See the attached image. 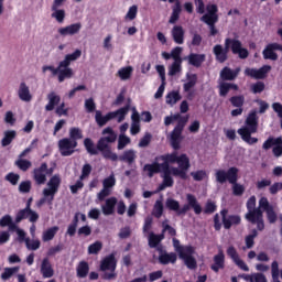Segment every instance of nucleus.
<instances>
[{"label": "nucleus", "mask_w": 282, "mask_h": 282, "mask_svg": "<svg viewBox=\"0 0 282 282\" xmlns=\"http://www.w3.org/2000/svg\"><path fill=\"white\" fill-rule=\"evenodd\" d=\"M102 135L98 142H97V149L101 153L102 158L105 160H111V162H123L124 164H128V166H131L132 164H135V160H138V152L133 149H128L123 151L120 155L111 151V145L116 140H118V134H116V131H113V128L107 127L102 130Z\"/></svg>", "instance_id": "obj_1"}, {"label": "nucleus", "mask_w": 282, "mask_h": 282, "mask_svg": "<svg viewBox=\"0 0 282 282\" xmlns=\"http://www.w3.org/2000/svg\"><path fill=\"white\" fill-rule=\"evenodd\" d=\"M230 50L232 54L238 55L241 59H246L250 56V52H248V48L243 47L241 41L227 37L225 40V46L216 44L213 47V54L215 55L217 63H226V61H228V52H230Z\"/></svg>", "instance_id": "obj_2"}, {"label": "nucleus", "mask_w": 282, "mask_h": 282, "mask_svg": "<svg viewBox=\"0 0 282 282\" xmlns=\"http://www.w3.org/2000/svg\"><path fill=\"white\" fill-rule=\"evenodd\" d=\"M80 56H83V51L77 48L72 54H67L56 68L54 66H43L42 69L43 72H52L53 76H57L58 83H65V80L74 77V69L69 66L72 62L78 61Z\"/></svg>", "instance_id": "obj_3"}, {"label": "nucleus", "mask_w": 282, "mask_h": 282, "mask_svg": "<svg viewBox=\"0 0 282 282\" xmlns=\"http://www.w3.org/2000/svg\"><path fill=\"white\" fill-rule=\"evenodd\" d=\"M215 177L218 184H226V182L231 184V191L235 197H241L246 193V186L237 183L239 182V169L237 166H231L227 171L217 170Z\"/></svg>", "instance_id": "obj_4"}, {"label": "nucleus", "mask_w": 282, "mask_h": 282, "mask_svg": "<svg viewBox=\"0 0 282 282\" xmlns=\"http://www.w3.org/2000/svg\"><path fill=\"white\" fill-rule=\"evenodd\" d=\"M245 127L238 129L237 133L240 135L241 140L252 147V144H257L259 139L252 137V133H257L259 131V117H257V112H250L245 121Z\"/></svg>", "instance_id": "obj_5"}, {"label": "nucleus", "mask_w": 282, "mask_h": 282, "mask_svg": "<svg viewBox=\"0 0 282 282\" xmlns=\"http://www.w3.org/2000/svg\"><path fill=\"white\" fill-rule=\"evenodd\" d=\"M186 199L187 204L183 205L182 208H180V202L175 200L174 198H167L165 206L169 208V210L176 213L178 217L186 215L191 208H193L195 215H202V205H199V202H197V197H195L193 194H187Z\"/></svg>", "instance_id": "obj_6"}, {"label": "nucleus", "mask_w": 282, "mask_h": 282, "mask_svg": "<svg viewBox=\"0 0 282 282\" xmlns=\"http://www.w3.org/2000/svg\"><path fill=\"white\" fill-rule=\"evenodd\" d=\"M221 220H219V214L214 215V229L216 231L221 230V224L225 230H230L232 226L241 225V216L239 215H228V208H223L220 210Z\"/></svg>", "instance_id": "obj_7"}, {"label": "nucleus", "mask_w": 282, "mask_h": 282, "mask_svg": "<svg viewBox=\"0 0 282 282\" xmlns=\"http://www.w3.org/2000/svg\"><path fill=\"white\" fill-rule=\"evenodd\" d=\"M156 160H161L163 163L167 166H171V164H178V169L183 171H188L191 169V159H188V155L181 154L178 155L177 151H174L172 153L162 154Z\"/></svg>", "instance_id": "obj_8"}, {"label": "nucleus", "mask_w": 282, "mask_h": 282, "mask_svg": "<svg viewBox=\"0 0 282 282\" xmlns=\"http://www.w3.org/2000/svg\"><path fill=\"white\" fill-rule=\"evenodd\" d=\"M117 267H118V260H116V254L110 253L109 256L104 258L99 267V270L101 272H105L101 275V279H104V281H113V279L118 276V274L116 273Z\"/></svg>", "instance_id": "obj_9"}, {"label": "nucleus", "mask_w": 282, "mask_h": 282, "mask_svg": "<svg viewBox=\"0 0 282 282\" xmlns=\"http://www.w3.org/2000/svg\"><path fill=\"white\" fill-rule=\"evenodd\" d=\"M36 144H39V139H33L31 144L19 154V159L14 163L20 171H23V173L32 169V161L25 160L23 158H25L28 153H32V151L36 149Z\"/></svg>", "instance_id": "obj_10"}, {"label": "nucleus", "mask_w": 282, "mask_h": 282, "mask_svg": "<svg viewBox=\"0 0 282 282\" xmlns=\"http://www.w3.org/2000/svg\"><path fill=\"white\" fill-rule=\"evenodd\" d=\"M245 218L250 224H256L258 230L262 231L265 229V223L263 221V210L261 207L249 210Z\"/></svg>", "instance_id": "obj_11"}, {"label": "nucleus", "mask_w": 282, "mask_h": 282, "mask_svg": "<svg viewBox=\"0 0 282 282\" xmlns=\"http://www.w3.org/2000/svg\"><path fill=\"white\" fill-rule=\"evenodd\" d=\"M57 147L62 158H69V155H74V149L78 147V141H73L69 138H63L58 141Z\"/></svg>", "instance_id": "obj_12"}, {"label": "nucleus", "mask_w": 282, "mask_h": 282, "mask_svg": "<svg viewBox=\"0 0 282 282\" xmlns=\"http://www.w3.org/2000/svg\"><path fill=\"white\" fill-rule=\"evenodd\" d=\"M161 173H163L162 177H180L181 180H188V171L182 170L180 167H175L167 164L161 163Z\"/></svg>", "instance_id": "obj_13"}, {"label": "nucleus", "mask_w": 282, "mask_h": 282, "mask_svg": "<svg viewBox=\"0 0 282 282\" xmlns=\"http://www.w3.org/2000/svg\"><path fill=\"white\" fill-rule=\"evenodd\" d=\"M48 188L43 189V195L44 197H51L50 198V204L54 202V195L58 193V188H61V176L58 174L53 175L48 183H47Z\"/></svg>", "instance_id": "obj_14"}, {"label": "nucleus", "mask_w": 282, "mask_h": 282, "mask_svg": "<svg viewBox=\"0 0 282 282\" xmlns=\"http://www.w3.org/2000/svg\"><path fill=\"white\" fill-rule=\"evenodd\" d=\"M259 208H262V210L267 213V219L269 224H276V212H274V207L270 205V200H268V197H261L259 199Z\"/></svg>", "instance_id": "obj_15"}, {"label": "nucleus", "mask_w": 282, "mask_h": 282, "mask_svg": "<svg viewBox=\"0 0 282 282\" xmlns=\"http://www.w3.org/2000/svg\"><path fill=\"white\" fill-rule=\"evenodd\" d=\"M272 70V66L263 65L259 69L257 68H246V76H250V78H254L256 80H263L268 76V74Z\"/></svg>", "instance_id": "obj_16"}, {"label": "nucleus", "mask_w": 282, "mask_h": 282, "mask_svg": "<svg viewBox=\"0 0 282 282\" xmlns=\"http://www.w3.org/2000/svg\"><path fill=\"white\" fill-rule=\"evenodd\" d=\"M278 52H282V45L279 43H271L268 44L264 50L262 51V56L264 61H279Z\"/></svg>", "instance_id": "obj_17"}, {"label": "nucleus", "mask_w": 282, "mask_h": 282, "mask_svg": "<svg viewBox=\"0 0 282 282\" xmlns=\"http://www.w3.org/2000/svg\"><path fill=\"white\" fill-rule=\"evenodd\" d=\"M23 219H29L31 224H36L39 221V213L32 209H20L15 215V224H21Z\"/></svg>", "instance_id": "obj_18"}, {"label": "nucleus", "mask_w": 282, "mask_h": 282, "mask_svg": "<svg viewBox=\"0 0 282 282\" xmlns=\"http://www.w3.org/2000/svg\"><path fill=\"white\" fill-rule=\"evenodd\" d=\"M227 256L234 261L235 264L238 265V268H240V270H243V272H250V268L243 260H241L235 246H229L227 248Z\"/></svg>", "instance_id": "obj_19"}, {"label": "nucleus", "mask_w": 282, "mask_h": 282, "mask_svg": "<svg viewBox=\"0 0 282 282\" xmlns=\"http://www.w3.org/2000/svg\"><path fill=\"white\" fill-rule=\"evenodd\" d=\"M47 163H42L40 167L33 170V180L37 186H43L47 182Z\"/></svg>", "instance_id": "obj_20"}, {"label": "nucleus", "mask_w": 282, "mask_h": 282, "mask_svg": "<svg viewBox=\"0 0 282 282\" xmlns=\"http://www.w3.org/2000/svg\"><path fill=\"white\" fill-rule=\"evenodd\" d=\"M82 29L83 24L80 22H77L64 28H59L57 32L61 36H74L78 34V32H80Z\"/></svg>", "instance_id": "obj_21"}, {"label": "nucleus", "mask_w": 282, "mask_h": 282, "mask_svg": "<svg viewBox=\"0 0 282 282\" xmlns=\"http://www.w3.org/2000/svg\"><path fill=\"white\" fill-rule=\"evenodd\" d=\"M224 268H226V254L224 250L220 249L218 253L214 256V263L210 265V270L217 273L224 270Z\"/></svg>", "instance_id": "obj_22"}, {"label": "nucleus", "mask_w": 282, "mask_h": 282, "mask_svg": "<svg viewBox=\"0 0 282 282\" xmlns=\"http://www.w3.org/2000/svg\"><path fill=\"white\" fill-rule=\"evenodd\" d=\"M185 61H187L188 65H192V67L199 69V67L206 63V54L191 53L185 57Z\"/></svg>", "instance_id": "obj_23"}, {"label": "nucleus", "mask_w": 282, "mask_h": 282, "mask_svg": "<svg viewBox=\"0 0 282 282\" xmlns=\"http://www.w3.org/2000/svg\"><path fill=\"white\" fill-rule=\"evenodd\" d=\"M230 89H232L234 91H239V86L237 84L228 82H220L218 85V94L220 98H226V96L230 94Z\"/></svg>", "instance_id": "obj_24"}, {"label": "nucleus", "mask_w": 282, "mask_h": 282, "mask_svg": "<svg viewBox=\"0 0 282 282\" xmlns=\"http://www.w3.org/2000/svg\"><path fill=\"white\" fill-rule=\"evenodd\" d=\"M40 272L43 279H52V276H54V268L52 267V262H50V258L42 260Z\"/></svg>", "instance_id": "obj_25"}, {"label": "nucleus", "mask_w": 282, "mask_h": 282, "mask_svg": "<svg viewBox=\"0 0 282 282\" xmlns=\"http://www.w3.org/2000/svg\"><path fill=\"white\" fill-rule=\"evenodd\" d=\"M18 96L20 100L23 102H31L32 101V94L30 93V86L25 84V82L20 83L18 89Z\"/></svg>", "instance_id": "obj_26"}, {"label": "nucleus", "mask_w": 282, "mask_h": 282, "mask_svg": "<svg viewBox=\"0 0 282 282\" xmlns=\"http://www.w3.org/2000/svg\"><path fill=\"white\" fill-rule=\"evenodd\" d=\"M239 72H241V68H236V69L232 70L230 67L225 66L220 70V78L224 82H226V80H236L237 76H239Z\"/></svg>", "instance_id": "obj_27"}, {"label": "nucleus", "mask_w": 282, "mask_h": 282, "mask_svg": "<svg viewBox=\"0 0 282 282\" xmlns=\"http://www.w3.org/2000/svg\"><path fill=\"white\" fill-rule=\"evenodd\" d=\"M184 28L182 25H174L171 35L176 45H184Z\"/></svg>", "instance_id": "obj_28"}, {"label": "nucleus", "mask_w": 282, "mask_h": 282, "mask_svg": "<svg viewBox=\"0 0 282 282\" xmlns=\"http://www.w3.org/2000/svg\"><path fill=\"white\" fill-rule=\"evenodd\" d=\"M116 204H118V198H107L106 204L101 206L102 214L106 216L113 215L116 213Z\"/></svg>", "instance_id": "obj_29"}, {"label": "nucleus", "mask_w": 282, "mask_h": 282, "mask_svg": "<svg viewBox=\"0 0 282 282\" xmlns=\"http://www.w3.org/2000/svg\"><path fill=\"white\" fill-rule=\"evenodd\" d=\"M159 263L161 265H169V263H172V264L177 263V253L164 252L162 254H159Z\"/></svg>", "instance_id": "obj_30"}, {"label": "nucleus", "mask_w": 282, "mask_h": 282, "mask_svg": "<svg viewBox=\"0 0 282 282\" xmlns=\"http://www.w3.org/2000/svg\"><path fill=\"white\" fill-rule=\"evenodd\" d=\"M77 279H87L89 275V262L83 260L76 267Z\"/></svg>", "instance_id": "obj_31"}, {"label": "nucleus", "mask_w": 282, "mask_h": 282, "mask_svg": "<svg viewBox=\"0 0 282 282\" xmlns=\"http://www.w3.org/2000/svg\"><path fill=\"white\" fill-rule=\"evenodd\" d=\"M180 14H182V3L180 1L175 2L172 7V14L170 17L169 23L175 25L180 21Z\"/></svg>", "instance_id": "obj_32"}, {"label": "nucleus", "mask_w": 282, "mask_h": 282, "mask_svg": "<svg viewBox=\"0 0 282 282\" xmlns=\"http://www.w3.org/2000/svg\"><path fill=\"white\" fill-rule=\"evenodd\" d=\"M95 120L98 127H105L109 120H113V115L108 112L106 116H102V111L96 110L95 112Z\"/></svg>", "instance_id": "obj_33"}, {"label": "nucleus", "mask_w": 282, "mask_h": 282, "mask_svg": "<svg viewBox=\"0 0 282 282\" xmlns=\"http://www.w3.org/2000/svg\"><path fill=\"white\" fill-rule=\"evenodd\" d=\"M130 109H131V104H127L124 107L119 108L116 111H110V113H112V120L113 118H118V122H122L124 118H127V113H129Z\"/></svg>", "instance_id": "obj_34"}, {"label": "nucleus", "mask_w": 282, "mask_h": 282, "mask_svg": "<svg viewBox=\"0 0 282 282\" xmlns=\"http://www.w3.org/2000/svg\"><path fill=\"white\" fill-rule=\"evenodd\" d=\"M47 100L48 104L45 106V111H54V107L61 102V96L53 91L47 95Z\"/></svg>", "instance_id": "obj_35"}, {"label": "nucleus", "mask_w": 282, "mask_h": 282, "mask_svg": "<svg viewBox=\"0 0 282 282\" xmlns=\"http://www.w3.org/2000/svg\"><path fill=\"white\" fill-rule=\"evenodd\" d=\"M17 224L18 223L12 220V216L8 214L0 219V228H6L8 226L10 232H14V230H17Z\"/></svg>", "instance_id": "obj_36"}, {"label": "nucleus", "mask_w": 282, "mask_h": 282, "mask_svg": "<svg viewBox=\"0 0 282 282\" xmlns=\"http://www.w3.org/2000/svg\"><path fill=\"white\" fill-rule=\"evenodd\" d=\"M143 171L148 172L149 177H153V175L162 173V163L145 164Z\"/></svg>", "instance_id": "obj_37"}, {"label": "nucleus", "mask_w": 282, "mask_h": 282, "mask_svg": "<svg viewBox=\"0 0 282 282\" xmlns=\"http://www.w3.org/2000/svg\"><path fill=\"white\" fill-rule=\"evenodd\" d=\"M3 138L1 140V147H10L12 141L17 139V131L15 130H7L3 133Z\"/></svg>", "instance_id": "obj_38"}, {"label": "nucleus", "mask_w": 282, "mask_h": 282, "mask_svg": "<svg viewBox=\"0 0 282 282\" xmlns=\"http://www.w3.org/2000/svg\"><path fill=\"white\" fill-rule=\"evenodd\" d=\"M84 147H85L87 153H89V155H98V151H100L98 149V145H96L94 143V140H91L90 138H86L84 140Z\"/></svg>", "instance_id": "obj_39"}, {"label": "nucleus", "mask_w": 282, "mask_h": 282, "mask_svg": "<svg viewBox=\"0 0 282 282\" xmlns=\"http://www.w3.org/2000/svg\"><path fill=\"white\" fill-rule=\"evenodd\" d=\"M197 85V74H188L187 75V83L183 85V89L185 93H188Z\"/></svg>", "instance_id": "obj_40"}, {"label": "nucleus", "mask_w": 282, "mask_h": 282, "mask_svg": "<svg viewBox=\"0 0 282 282\" xmlns=\"http://www.w3.org/2000/svg\"><path fill=\"white\" fill-rule=\"evenodd\" d=\"M281 137L274 138V137H269L262 144L263 151H270L272 147H275V144H281Z\"/></svg>", "instance_id": "obj_41"}, {"label": "nucleus", "mask_w": 282, "mask_h": 282, "mask_svg": "<svg viewBox=\"0 0 282 282\" xmlns=\"http://www.w3.org/2000/svg\"><path fill=\"white\" fill-rule=\"evenodd\" d=\"M180 100H182V95H180V91H171L166 95L165 97V101L167 105H177V102H180Z\"/></svg>", "instance_id": "obj_42"}, {"label": "nucleus", "mask_w": 282, "mask_h": 282, "mask_svg": "<svg viewBox=\"0 0 282 282\" xmlns=\"http://www.w3.org/2000/svg\"><path fill=\"white\" fill-rule=\"evenodd\" d=\"M163 182L159 185L156 188V193H162L165 188L173 187V184H175V181L173 180V176H162Z\"/></svg>", "instance_id": "obj_43"}, {"label": "nucleus", "mask_w": 282, "mask_h": 282, "mask_svg": "<svg viewBox=\"0 0 282 282\" xmlns=\"http://www.w3.org/2000/svg\"><path fill=\"white\" fill-rule=\"evenodd\" d=\"M229 102L231 106L236 108H243V105H246V96L243 95H236L229 98Z\"/></svg>", "instance_id": "obj_44"}, {"label": "nucleus", "mask_w": 282, "mask_h": 282, "mask_svg": "<svg viewBox=\"0 0 282 282\" xmlns=\"http://www.w3.org/2000/svg\"><path fill=\"white\" fill-rule=\"evenodd\" d=\"M52 10V19L56 20L57 23H64L65 22V10L64 9H51Z\"/></svg>", "instance_id": "obj_45"}, {"label": "nucleus", "mask_w": 282, "mask_h": 282, "mask_svg": "<svg viewBox=\"0 0 282 282\" xmlns=\"http://www.w3.org/2000/svg\"><path fill=\"white\" fill-rule=\"evenodd\" d=\"M17 272H19V267L4 268V271L1 273V280L8 281L9 279H12Z\"/></svg>", "instance_id": "obj_46"}, {"label": "nucleus", "mask_w": 282, "mask_h": 282, "mask_svg": "<svg viewBox=\"0 0 282 282\" xmlns=\"http://www.w3.org/2000/svg\"><path fill=\"white\" fill-rule=\"evenodd\" d=\"M57 232H58L57 226L48 228L46 231L43 232V236H42L43 241H52V239L56 237Z\"/></svg>", "instance_id": "obj_47"}, {"label": "nucleus", "mask_w": 282, "mask_h": 282, "mask_svg": "<svg viewBox=\"0 0 282 282\" xmlns=\"http://www.w3.org/2000/svg\"><path fill=\"white\" fill-rule=\"evenodd\" d=\"M68 139H70L73 142H78V140H83V130L76 127L70 128Z\"/></svg>", "instance_id": "obj_48"}, {"label": "nucleus", "mask_w": 282, "mask_h": 282, "mask_svg": "<svg viewBox=\"0 0 282 282\" xmlns=\"http://www.w3.org/2000/svg\"><path fill=\"white\" fill-rule=\"evenodd\" d=\"M258 236H259V232L257 231V229H252L251 234L246 236L245 243L248 249L254 248V239H257Z\"/></svg>", "instance_id": "obj_49"}, {"label": "nucleus", "mask_w": 282, "mask_h": 282, "mask_svg": "<svg viewBox=\"0 0 282 282\" xmlns=\"http://www.w3.org/2000/svg\"><path fill=\"white\" fill-rule=\"evenodd\" d=\"M131 144V138L127 137V134H120L118 138V151H122V149L129 147Z\"/></svg>", "instance_id": "obj_50"}, {"label": "nucleus", "mask_w": 282, "mask_h": 282, "mask_svg": "<svg viewBox=\"0 0 282 282\" xmlns=\"http://www.w3.org/2000/svg\"><path fill=\"white\" fill-rule=\"evenodd\" d=\"M182 131H184V123L178 122L171 133V140H182Z\"/></svg>", "instance_id": "obj_51"}, {"label": "nucleus", "mask_w": 282, "mask_h": 282, "mask_svg": "<svg viewBox=\"0 0 282 282\" xmlns=\"http://www.w3.org/2000/svg\"><path fill=\"white\" fill-rule=\"evenodd\" d=\"M280 274H281V271H279V262L276 260H274L271 263L272 282H281V280H279Z\"/></svg>", "instance_id": "obj_52"}, {"label": "nucleus", "mask_w": 282, "mask_h": 282, "mask_svg": "<svg viewBox=\"0 0 282 282\" xmlns=\"http://www.w3.org/2000/svg\"><path fill=\"white\" fill-rule=\"evenodd\" d=\"M6 182H9L11 186H17L21 180V175L14 172H10L4 176Z\"/></svg>", "instance_id": "obj_53"}, {"label": "nucleus", "mask_w": 282, "mask_h": 282, "mask_svg": "<svg viewBox=\"0 0 282 282\" xmlns=\"http://www.w3.org/2000/svg\"><path fill=\"white\" fill-rule=\"evenodd\" d=\"M181 252H177V254L180 259L184 260L187 257H193V254H195V249L193 248V246H183V249Z\"/></svg>", "instance_id": "obj_54"}, {"label": "nucleus", "mask_w": 282, "mask_h": 282, "mask_svg": "<svg viewBox=\"0 0 282 282\" xmlns=\"http://www.w3.org/2000/svg\"><path fill=\"white\" fill-rule=\"evenodd\" d=\"M133 72V68L131 66L123 67L118 70V76L121 78V80H129L131 78V73Z\"/></svg>", "instance_id": "obj_55"}, {"label": "nucleus", "mask_w": 282, "mask_h": 282, "mask_svg": "<svg viewBox=\"0 0 282 282\" xmlns=\"http://www.w3.org/2000/svg\"><path fill=\"white\" fill-rule=\"evenodd\" d=\"M200 20L203 21V23H206V25H215V23H217V21H219V15H212L208 13H205Z\"/></svg>", "instance_id": "obj_56"}, {"label": "nucleus", "mask_w": 282, "mask_h": 282, "mask_svg": "<svg viewBox=\"0 0 282 282\" xmlns=\"http://www.w3.org/2000/svg\"><path fill=\"white\" fill-rule=\"evenodd\" d=\"M162 215H164V204H162V200H156L154 204L153 216L156 219H160Z\"/></svg>", "instance_id": "obj_57"}, {"label": "nucleus", "mask_w": 282, "mask_h": 282, "mask_svg": "<svg viewBox=\"0 0 282 282\" xmlns=\"http://www.w3.org/2000/svg\"><path fill=\"white\" fill-rule=\"evenodd\" d=\"M182 72V62H173L172 65L169 67V76H176Z\"/></svg>", "instance_id": "obj_58"}, {"label": "nucleus", "mask_w": 282, "mask_h": 282, "mask_svg": "<svg viewBox=\"0 0 282 282\" xmlns=\"http://www.w3.org/2000/svg\"><path fill=\"white\" fill-rule=\"evenodd\" d=\"M19 193L28 194L32 191V181H22L18 187Z\"/></svg>", "instance_id": "obj_59"}, {"label": "nucleus", "mask_w": 282, "mask_h": 282, "mask_svg": "<svg viewBox=\"0 0 282 282\" xmlns=\"http://www.w3.org/2000/svg\"><path fill=\"white\" fill-rule=\"evenodd\" d=\"M102 250V243L100 241H95L88 247V254H98Z\"/></svg>", "instance_id": "obj_60"}, {"label": "nucleus", "mask_w": 282, "mask_h": 282, "mask_svg": "<svg viewBox=\"0 0 282 282\" xmlns=\"http://www.w3.org/2000/svg\"><path fill=\"white\" fill-rule=\"evenodd\" d=\"M186 268H188V270H197V260L195 259V257L189 256L185 259H183Z\"/></svg>", "instance_id": "obj_61"}, {"label": "nucleus", "mask_w": 282, "mask_h": 282, "mask_svg": "<svg viewBox=\"0 0 282 282\" xmlns=\"http://www.w3.org/2000/svg\"><path fill=\"white\" fill-rule=\"evenodd\" d=\"M153 139V135H151V133L147 132L143 138H141V140L139 141L138 147L140 149H145V147H149V144H151V140Z\"/></svg>", "instance_id": "obj_62"}, {"label": "nucleus", "mask_w": 282, "mask_h": 282, "mask_svg": "<svg viewBox=\"0 0 282 282\" xmlns=\"http://www.w3.org/2000/svg\"><path fill=\"white\" fill-rule=\"evenodd\" d=\"M182 52H183L182 46H175L171 51V56H172L174 62H182Z\"/></svg>", "instance_id": "obj_63"}, {"label": "nucleus", "mask_w": 282, "mask_h": 282, "mask_svg": "<svg viewBox=\"0 0 282 282\" xmlns=\"http://www.w3.org/2000/svg\"><path fill=\"white\" fill-rule=\"evenodd\" d=\"M138 17V6H132L129 8L128 13L124 17L126 21H133Z\"/></svg>", "instance_id": "obj_64"}]
</instances>
